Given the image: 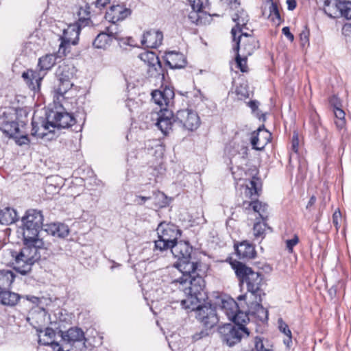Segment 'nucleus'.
<instances>
[{
  "label": "nucleus",
  "instance_id": "55",
  "mask_svg": "<svg viewBox=\"0 0 351 351\" xmlns=\"http://www.w3.org/2000/svg\"><path fill=\"white\" fill-rule=\"evenodd\" d=\"M282 34L289 40L291 42L293 41L294 36L290 32V29L289 27H284L282 29Z\"/></svg>",
  "mask_w": 351,
  "mask_h": 351
},
{
  "label": "nucleus",
  "instance_id": "34",
  "mask_svg": "<svg viewBox=\"0 0 351 351\" xmlns=\"http://www.w3.org/2000/svg\"><path fill=\"white\" fill-rule=\"evenodd\" d=\"M15 278L14 274L10 270H0V291L8 289Z\"/></svg>",
  "mask_w": 351,
  "mask_h": 351
},
{
  "label": "nucleus",
  "instance_id": "26",
  "mask_svg": "<svg viewBox=\"0 0 351 351\" xmlns=\"http://www.w3.org/2000/svg\"><path fill=\"white\" fill-rule=\"evenodd\" d=\"M38 233H34V236H31L30 238L28 237H23V245L25 247H28V250H32L35 252L38 256V261L40 258V254L39 250L41 249H47L46 243L43 239L38 238Z\"/></svg>",
  "mask_w": 351,
  "mask_h": 351
},
{
  "label": "nucleus",
  "instance_id": "51",
  "mask_svg": "<svg viewBox=\"0 0 351 351\" xmlns=\"http://www.w3.org/2000/svg\"><path fill=\"white\" fill-rule=\"evenodd\" d=\"M299 237L297 234H294L293 238L286 241V247L289 253L293 252V247L299 243Z\"/></svg>",
  "mask_w": 351,
  "mask_h": 351
},
{
  "label": "nucleus",
  "instance_id": "14",
  "mask_svg": "<svg viewBox=\"0 0 351 351\" xmlns=\"http://www.w3.org/2000/svg\"><path fill=\"white\" fill-rule=\"evenodd\" d=\"M51 121L48 123L53 128H69L74 125L77 121L73 113L68 112L64 108L60 111L51 110L48 116Z\"/></svg>",
  "mask_w": 351,
  "mask_h": 351
},
{
  "label": "nucleus",
  "instance_id": "35",
  "mask_svg": "<svg viewBox=\"0 0 351 351\" xmlns=\"http://www.w3.org/2000/svg\"><path fill=\"white\" fill-rule=\"evenodd\" d=\"M110 36L105 32L99 33L93 42V47L97 49H107L113 41Z\"/></svg>",
  "mask_w": 351,
  "mask_h": 351
},
{
  "label": "nucleus",
  "instance_id": "63",
  "mask_svg": "<svg viewBox=\"0 0 351 351\" xmlns=\"http://www.w3.org/2000/svg\"><path fill=\"white\" fill-rule=\"evenodd\" d=\"M258 102L255 100L250 101L248 103L249 107L252 109V111H256L258 108Z\"/></svg>",
  "mask_w": 351,
  "mask_h": 351
},
{
  "label": "nucleus",
  "instance_id": "17",
  "mask_svg": "<svg viewBox=\"0 0 351 351\" xmlns=\"http://www.w3.org/2000/svg\"><path fill=\"white\" fill-rule=\"evenodd\" d=\"M152 100L161 108L171 106L174 99V92L172 88L165 87L162 90H155L152 93Z\"/></svg>",
  "mask_w": 351,
  "mask_h": 351
},
{
  "label": "nucleus",
  "instance_id": "2",
  "mask_svg": "<svg viewBox=\"0 0 351 351\" xmlns=\"http://www.w3.org/2000/svg\"><path fill=\"white\" fill-rule=\"evenodd\" d=\"M205 287L204 282V286L199 293L190 291V285L183 287L187 298L181 301V306L184 309L194 311L195 319L203 327L213 328L219 322L216 307L210 303L198 304L204 300L202 295L204 293Z\"/></svg>",
  "mask_w": 351,
  "mask_h": 351
},
{
  "label": "nucleus",
  "instance_id": "39",
  "mask_svg": "<svg viewBox=\"0 0 351 351\" xmlns=\"http://www.w3.org/2000/svg\"><path fill=\"white\" fill-rule=\"evenodd\" d=\"M57 56L55 54H46L38 60V66L41 71L51 69L56 64Z\"/></svg>",
  "mask_w": 351,
  "mask_h": 351
},
{
  "label": "nucleus",
  "instance_id": "22",
  "mask_svg": "<svg viewBox=\"0 0 351 351\" xmlns=\"http://www.w3.org/2000/svg\"><path fill=\"white\" fill-rule=\"evenodd\" d=\"M249 19L250 18L247 13L243 10L238 11V12L234 15L232 20L236 23V25L231 29L233 40H237V34L245 32L244 29H249L247 27Z\"/></svg>",
  "mask_w": 351,
  "mask_h": 351
},
{
  "label": "nucleus",
  "instance_id": "27",
  "mask_svg": "<svg viewBox=\"0 0 351 351\" xmlns=\"http://www.w3.org/2000/svg\"><path fill=\"white\" fill-rule=\"evenodd\" d=\"M234 247L236 253L240 259H251L256 255L254 246L247 241H242L238 245H234Z\"/></svg>",
  "mask_w": 351,
  "mask_h": 351
},
{
  "label": "nucleus",
  "instance_id": "8",
  "mask_svg": "<svg viewBox=\"0 0 351 351\" xmlns=\"http://www.w3.org/2000/svg\"><path fill=\"white\" fill-rule=\"evenodd\" d=\"M79 23L69 24L62 30V34L59 36L60 41L58 51V56H65L70 52L71 46L78 43L80 32Z\"/></svg>",
  "mask_w": 351,
  "mask_h": 351
},
{
  "label": "nucleus",
  "instance_id": "50",
  "mask_svg": "<svg viewBox=\"0 0 351 351\" xmlns=\"http://www.w3.org/2000/svg\"><path fill=\"white\" fill-rule=\"evenodd\" d=\"M12 138L14 139L16 144L19 146L29 145L30 143V140L27 134L21 136H19V134H15V137Z\"/></svg>",
  "mask_w": 351,
  "mask_h": 351
},
{
  "label": "nucleus",
  "instance_id": "56",
  "mask_svg": "<svg viewBox=\"0 0 351 351\" xmlns=\"http://www.w3.org/2000/svg\"><path fill=\"white\" fill-rule=\"evenodd\" d=\"M263 348L258 349V351H274L272 346L269 344L268 340L263 337Z\"/></svg>",
  "mask_w": 351,
  "mask_h": 351
},
{
  "label": "nucleus",
  "instance_id": "64",
  "mask_svg": "<svg viewBox=\"0 0 351 351\" xmlns=\"http://www.w3.org/2000/svg\"><path fill=\"white\" fill-rule=\"evenodd\" d=\"M335 116L339 119H344L345 112L340 108H337L336 111L335 112Z\"/></svg>",
  "mask_w": 351,
  "mask_h": 351
},
{
  "label": "nucleus",
  "instance_id": "21",
  "mask_svg": "<svg viewBox=\"0 0 351 351\" xmlns=\"http://www.w3.org/2000/svg\"><path fill=\"white\" fill-rule=\"evenodd\" d=\"M132 10L120 5H112L106 12L105 18L106 20L115 24L118 21H123L130 16Z\"/></svg>",
  "mask_w": 351,
  "mask_h": 351
},
{
  "label": "nucleus",
  "instance_id": "59",
  "mask_svg": "<svg viewBox=\"0 0 351 351\" xmlns=\"http://www.w3.org/2000/svg\"><path fill=\"white\" fill-rule=\"evenodd\" d=\"M255 132L262 134L263 135H265L267 138H271V133L265 129L264 125L260 126Z\"/></svg>",
  "mask_w": 351,
  "mask_h": 351
},
{
  "label": "nucleus",
  "instance_id": "12",
  "mask_svg": "<svg viewBox=\"0 0 351 351\" xmlns=\"http://www.w3.org/2000/svg\"><path fill=\"white\" fill-rule=\"evenodd\" d=\"M178 127L189 131H194L200 125V119L197 113L190 109L178 110L174 119Z\"/></svg>",
  "mask_w": 351,
  "mask_h": 351
},
{
  "label": "nucleus",
  "instance_id": "49",
  "mask_svg": "<svg viewBox=\"0 0 351 351\" xmlns=\"http://www.w3.org/2000/svg\"><path fill=\"white\" fill-rule=\"evenodd\" d=\"M204 14L203 13L197 12L195 11H191L189 14V19L190 21L193 23H195L196 25H199L202 23V15Z\"/></svg>",
  "mask_w": 351,
  "mask_h": 351
},
{
  "label": "nucleus",
  "instance_id": "41",
  "mask_svg": "<svg viewBox=\"0 0 351 351\" xmlns=\"http://www.w3.org/2000/svg\"><path fill=\"white\" fill-rule=\"evenodd\" d=\"M269 19L272 23L279 25L284 21L280 16L279 6L277 2H271L269 7Z\"/></svg>",
  "mask_w": 351,
  "mask_h": 351
},
{
  "label": "nucleus",
  "instance_id": "37",
  "mask_svg": "<svg viewBox=\"0 0 351 351\" xmlns=\"http://www.w3.org/2000/svg\"><path fill=\"white\" fill-rule=\"evenodd\" d=\"M151 197V200L153 201V204L157 208H165L169 204L167 195L158 190L152 191Z\"/></svg>",
  "mask_w": 351,
  "mask_h": 351
},
{
  "label": "nucleus",
  "instance_id": "28",
  "mask_svg": "<svg viewBox=\"0 0 351 351\" xmlns=\"http://www.w3.org/2000/svg\"><path fill=\"white\" fill-rule=\"evenodd\" d=\"M45 231L53 237L65 238L69 233V228L67 225L62 223H53L44 226Z\"/></svg>",
  "mask_w": 351,
  "mask_h": 351
},
{
  "label": "nucleus",
  "instance_id": "30",
  "mask_svg": "<svg viewBox=\"0 0 351 351\" xmlns=\"http://www.w3.org/2000/svg\"><path fill=\"white\" fill-rule=\"evenodd\" d=\"M19 219L16 210L13 208L7 206L0 209V223L10 225Z\"/></svg>",
  "mask_w": 351,
  "mask_h": 351
},
{
  "label": "nucleus",
  "instance_id": "60",
  "mask_svg": "<svg viewBox=\"0 0 351 351\" xmlns=\"http://www.w3.org/2000/svg\"><path fill=\"white\" fill-rule=\"evenodd\" d=\"M110 3V0H96L95 2V6L99 8L105 7Z\"/></svg>",
  "mask_w": 351,
  "mask_h": 351
},
{
  "label": "nucleus",
  "instance_id": "19",
  "mask_svg": "<svg viewBox=\"0 0 351 351\" xmlns=\"http://www.w3.org/2000/svg\"><path fill=\"white\" fill-rule=\"evenodd\" d=\"M163 40V34L161 31L154 29L144 32L141 44L147 48L155 49L162 45Z\"/></svg>",
  "mask_w": 351,
  "mask_h": 351
},
{
  "label": "nucleus",
  "instance_id": "58",
  "mask_svg": "<svg viewBox=\"0 0 351 351\" xmlns=\"http://www.w3.org/2000/svg\"><path fill=\"white\" fill-rule=\"evenodd\" d=\"M45 336L53 339L56 337V331L52 328L47 327L45 330Z\"/></svg>",
  "mask_w": 351,
  "mask_h": 351
},
{
  "label": "nucleus",
  "instance_id": "3",
  "mask_svg": "<svg viewBox=\"0 0 351 351\" xmlns=\"http://www.w3.org/2000/svg\"><path fill=\"white\" fill-rule=\"evenodd\" d=\"M235 274L240 285H245L248 292L254 298L263 301L262 297L265 295L263 286L265 285L264 275L261 272L255 271L241 262L232 264Z\"/></svg>",
  "mask_w": 351,
  "mask_h": 351
},
{
  "label": "nucleus",
  "instance_id": "53",
  "mask_svg": "<svg viewBox=\"0 0 351 351\" xmlns=\"http://www.w3.org/2000/svg\"><path fill=\"white\" fill-rule=\"evenodd\" d=\"M190 3H191L190 4H191V6L192 8V11H195L197 12H200V13L204 14V12L202 11L203 4L200 0H193V1L190 0Z\"/></svg>",
  "mask_w": 351,
  "mask_h": 351
},
{
  "label": "nucleus",
  "instance_id": "42",
  "mask_svg": "<svg viewBox=\"0 0 351 351\" xmlns=\"http://www.w3.org/2000/svg\"><path fill=\"white\" fill-rule=\"evenodd\" d=\"M221 307L230 319L239 308L237 303L232 299L222 300Z\"/></svg>",
  "mask_w": 351,
  "mask_h": 351
},
{
  "label": "nucleus",
  "instance_id": "1",
  "mask_svg": "<svg viewBox=\"0 0 351 351\" xmlns=\"http://www.w3.org/2000/svg\"><path fill=\"white\" fill-rule=\"evenodd\" d=\"M169 249L177 258L174 267L182 273V276L173 282L180 283L182 287L190 285L191 291L199 293L204 286V279L200 274L199 263L191 261L193 247L188 241H180Z\"/></svg>",
  "mask_w": 351,
  "mask_h": 351
},
{
  "label": "nucleus",
  "instance_id": "15",
  "mask_svg": "<svg viewBox=\"0 0 351 351\" xmlns=\"http://www.w3.org/2000/svg\"><path fill=\"white\" fill-rule=\"evenodd\" d=\"M145 61L148 62L147 74L149 77L163 80L165 78L162 64L155 53L148 51L144 55Z\"/></svg>",
  "mask_w": 351,
  "mask_h": 351
},
{
  "label": "nucleus",
  "instance_id": "25",
  "mask_svg": "<svg viewBox=\"0 0 351 351\" xmlns=\"http://www.w3.org/2000/svg\"><path fill=\"white\" fill-rule=\"evenodd\" d=\"M255 302H252L249 306V313L250 317L256 319L263 323L267 322L269 313L268 311L261 304L262 301L259 299H255Z\"/></svg>",
  "mask_w": 351,
  "mask_h": 351
},
{
  "label": "nucleus",
  "instance_id": "57",
  "mask_svg": "<svg viewBox=\"0 0 351 351\" xmlns=\"http://www.w3.org/2000/svg\"><path fill=\"white\" fill-rule=\"evenodd\" d=\"M125 106L129 109L130 112H132L134 108L137 106V103H136L133 99H128L125 101Z\"/></svg>",
  "mask_w": 351,
  "mask_h": 351
},
{
  "label": "nucleus",
  "instance_id": "31",
  "mask_svg": "<svg viewBox=\"0 0 351 351\" xmlns=\"http://www.w3.org/2000/svg\"><path fill=\"white\" fill-rule=\"evenodd\" d=\"M277 323L279 331L285 335L283 343L285 345L287 348L289 349L293 345L292 332L288 324L283 320L282 318H278Z\"/></svg>",
  "mask_w": 351,
  "mask_h": 351
},
{
  "label": "nucleus",
  "instance_id": "11",
  "mask_svg": "<svg viewBox=\"0 0 351 351\" xmlns=\"http://www.w3.org/2000/svg\"><path fill=\"white\" fill-rule=\"evenodd\" d=\"M253 31L251 33L242 32L237 35V40H233L234 43L232 49L234 52L241 51L242 56L248 57L251 56L255 51L256 47L257 40L252 35Z\"/></svg>",
  "mask_w": 351,
  "mask_h": 351
},
{
  "label": "nucleus",
  "instance_id": "5",
  "mask_svg": "<svg viewBox=\"0 0 351 351\" xmlns=\"http://www.w3.org/2000/svg\"><path fill=\"white\" fill-rule=\"evenodd\" d=\"M262 190L261 180L259 178L253 176L252 180L245 184V195L252 199L251 202L244 201L243 206L246 210H252L257 213L261 220H268L267 204H263L256 199Z\"/></svg>",
  "mask_w": 351,
  "mask_h": 351
},
{
  "label": "nucleus",
  "instance_id": "54",
  "mask_svg": "<svg viewBox=\"0 0 351 351\" xmlns=\"http://www.w3.org/2000/svg\"><path fill=\"white\" fill-rule=\"evenodd\" d=\"M151 194L149 195H136V202L138 205H144L146 201L151 200Z\"/></svg>",
  "mask_w": 351,
  "mask_h": 351
},
{
  "label": "nucleus",
  "instance_id": "61",
  "mask_svg": "<svg viewBox=\"0 0 351 351\" xmlns=\"http://www.w3.org/2000/svg\"><path fill=\"white\" fill-rule=\"evenodd\" d=\"M231 171H232V174L233 176V178L235 180H240L241 179V177H240V176L242 175V172L243 171V169L238 168L239 173L237 171H234L232 168L231 169Z\"/></svg>",
  "mask_w": 351,
  "mask_h": 351
},
{
  "label": "nucleus",
  "instance_id": "62",
  "mask_svg": "<svg viewBox=\"0 0 351 351\" xmlns=\"http://www.w3.org/2000/svg\"><path fill=\"white\" fill-rule=\"evenodd\" d=\"M287 8L289 10H293L297 5L295 0H287Z\"/></svg>",
  "mask_w": 351,
  "mask_h": 351
},
{
  "label": "nucleus",
  "instance_id": "43",
  "mask_svg": "<svg viewBox=\"0 0 351 351\" xmlns=\"http://www.w3.org/2000/svg\"><path fill=\"white\" fill-rule=\"evenodd\" d=\"M249 346L243 348L242 351H258L263 347V337L256 335V337L250 339Z\"/></svg>",
  "mask_w": 351,
  "mask_h": 351
},
{
  "label": "nucleus",
  "instance_id": "44",
  "mask_svg": "<svg viewBox=\"0 0 351 351\" xmlns=\"http://www.w3.org/2000/svg\"><path fill=\"white\" fill-rule=\"evenodd\" d=\"M47 124H49L48 122H47L46 123H43L41 125V129L43 131L40 132L39 130L40 128L38 125V123L32 121V128L31 134L34 136L43 138L46 135L45 132L49 129Z\"/></svg>",
  "mask_w": 351,
  "mask_h": 351
},
{
  "label": "nucleus",
  "instance_id": "46",
  "mask_svg": "<svg viewBox=\"0 0 351 351\" xmlns=\"http://www.w3.org/2000/svg\"><path fill=\"white\" fill-rule=\"evenodd\" d=\"M212 328L203 327L199 331L196 332L191 336L193 342L198 341L204 338H206L210 335V330Z\"/></svg>",
  "mask_w": 351,
  "mask_h": 351
},
{
  "label": "nucleus",
  "instance_id": "23",
  "mask_svg": "<svg viewBox=\"0 0 351 351\" xmlns=\"http://www.w3.org/2000/svg\"><path fill=\"white\" fill-rule=\"evenodd\" d=\"M164 58L166 64L172 69L184 68L187 63L186 58L184 55L175 51L167 52Z\"/></svg>",
  "mask_w": 351,
  "mask_h": 351
},
{
  "label": "nucleus",
  "instance_id": "32",
  "mask_svg": "<svg viewBox=\"0 0 351 351\" xmlns=\"http://www.w3.org/2000/svg\"><path fill=\"white\" fill-rule=\"evenodd\" d=\"M271 141V138H267L258 132H253L250 140L252 149L261 151L264 149L266 145Z\"/></svg>",
  "mask_w": 351,
  "mask_h": 351
},
{
  "label": "nucleus",
  "instance_id": "18",
  "mask_svg": "<svg viewBox=\"0 0 351 351\" xmlns=\"http://www.w3.org/2000/svg\"><path fill=\"white\" fill-rule=\"evenodd\" d=\"M0 131L8 138L15 137V134H19L20 129L16 121V116H5L0 122Z\"/></svg>",
  "mask_w": 351,
  "mask_h": 351
},
{
  "label": "nucleus",
  "instance_id": "6",
  "mask_svg": "<svg viewBox=\"0 0 351 351\" xmlns=\"http://www.w3.org/2000/svg\"><path fill=\"white\" fill-rule=\"evenodd\" d=\"M220 340L223 346L232 348L243 340L249 346V341L256 335L251 334L247 327H240L232 324H226L218 329Z\"/></svg>",
  "mask_w": 351,
  "mask_h": 351
},
{
  "label": "nucleus",
  "instance_id": "33",
  "mask_svg": "<svg viewBox=\"0 0 351 351\" xmlns=\"http://www.w3.org/2000/svg\"><path fill=\"white\" fill-rule=\"evenodd\" d=\"M21 298L18 293L11 292L8 289L0 291V302L5 306H15Z\"/></svg>",
  "mask_w": 351,
  "mask_h": 351
},
{
  "label": "nucleus",
  "instance_id": "40",
  "mask_svg": "<svg viewBox=\"0 0 351 351\" xmlns=\"http://www.w3.org/2000/svg\"><path fill=\"white\" fill-rule=\"evenodd\" d=\"M250 315L249 313V310L247 312H243L241 311L239 308L233 315L230 317V319L234 322V326H238L240 327H246L245 324L250 320Z\"/></svg>",
  "mask_w": 351,
  "mask_h": 351
},
{
  "label": "nucleus",
  "instance_id": "47",
  "mask_svg": "<svg viewBox=\"0 0 351 351\" xmlns=\"http://www.w3.org/2000/svg\"><path fill=\"white\" fill-rule=\"evenodd\" d=\"M309 36H310V30L308 28L307 25H304L303 29L301 31L300 34V40L301 43V45L304 47L306 45H309Z\"/></svg>",
  "mask_w": 351,
  "mask_h": 351
},
{
  "label": "nucleus",
  "instance_id": "48",
  "mask_svg": "<svg viewBox=\"0 0 351 351\" xmlns=\"http://www.w3.org/2000/svg\"><path fill=\"white\" fill-rule=\"evenodd\" d=\"M104 32L108 33V35L111 36L110 37L113 40L120 39L118 27L115 24H113L112 25L106 27Z\"/></svg>",
  "mask_w": 351,
  "mask_h": 351
},
{
  "label": "nucleus",
  "instance_id": "20",
  "mask_svg": "<svg viewBox=\"0 0 351 351\" xmlns=\"http://www.w3.org/2000/svg\"><path fill=\"white\" fill-rule=\"evenodd\" d=\"M310 125L311 133L314 138L322 144L328 141V133L327 130L322 125L317 114L311 115L310 117Z\"/></svg>",
  "mask_w": 351,
  "mask_h": 351
},
{
  "label": "nucleus",
  "instance_id": "24",
  "mask_svg": "<svg viewBox=\"0 0 351 351\" xmlns=\"http://www.w3.org/2000/svg\"><path fill=\"white\" fill-rule=\"evenodd\" d=\"M22 77L31 90L34 93L39 92L41 82L43 78V76H41L39 72L33 70H27L23 73Z\"/></svg>",
  "mask_w": 351,
  "mask_h": 351
},
{
  "label": "nucleus",
  "instance_id": "4",
  "mask_svg": "<svg viewBox=\"0 0 351 351\" xmlns=\"http://www.w3.org/2000/svg\"><path fill=\"white\" fill-rule=\"evenodd\" d=\"M5 254L10 257V260L5 263L21 275L28 274L32 270V265L38 261V256L35 252L28 250L24 245L19 251L8 250Z\"/></svg>",
  "mask_w": 351,
  "mask_h": 351
},
{
  "label": "nucleus",
  "instance_id": "13",
  "mask_svg": "<svg viewBox=\"0 0 351 351\" xmlns=\"http://www.w3.org/2000/svg\"><path fill=\"white\" fill-rule=\"evenodd\" d=\"M56 77L57 84L55 87V92L56 95L63 97L73 86L71 82L73 72L69 65H60L56 71Z\"/></svg>",
  "mask_w": 351,
  "mask_h": 351
},
{
  "label": "nucleus",
  "instance_id": "29",
  "mask_svg": "<svg viewBox=\"0 0 351 351\" xmlns=\"http://www.w3.org/2000/svg\"><path fill=\"white\" fill-rule=\"evenodd\" d=\"M59 332L62 339L69 343L82 341L85 339L84 332L77 327L71 328L66 332L60 330Z\"/></svg>",
  "mask_w": 351,
  "mask_h": 351
},
{
  "label": "nucleus",
  "instance_id": "38",
  "mask_svg": "<svg viewBox=\"0 0 351 351\" xmlns=\"http://www.w3.org/2000/svg\"><path fill=\"white\" fill-rule=\"evenodd\" d=\"M77 15L79 17V25L86 26L90 20V6L88 3H85L84 5H81L78 10Z\"/></svg>",
  "mask_w": 351,
  "mask_h": 351
},
{
  "label": "nucleus",
  "instance_id": "10",
  "mask_svg": "<svg viewBox=\"0 0 351 351\" xmlns=\"http://www.w3.org/2000/svg\"><path fill=\"white\" fill-rule=\"evenodd\" d=\"M324 5L328 10H330V8L335 9V14H339L347 19H351V1L346 0H325ZM342 33L345 36H351V22L343 25Z\"/></svg>",
  "mask_w": 351,
  "mask_h": 351
},
{
  "label": "nucleus",
  "instance_id": "9",
  "mask_svg": "<svg viewBox=\"0 0 351 351\" xmlns=\"http://www.w3.org/2000/svg\"><path fill=\"white\" fill-rule=\"evenodd\" d=\"M23 237L34 236L43 226V215L40 210L29 209L22 217Z\"/></svg>",
  "mask_w": 351,
  "mask_h": 351
},
{
  "label": "nucleus",
  "instance_id": "7",
  "mask_svg": "<svg viewBox=\"0 0 351 351\" xmlns=\"http://www.w3.org/2000/svg\"><path fill=\"white\" fill-rule=\"evenodd\" d=\"M156 231L158 239L155 241V248L160 251L173 246L181 235L180 230L176 225L165 221L158 224Z\"/></svg>",
  "mask_w": 351,
  "mask_h": 351
},
{
  "label": "nucleus",
  "instance_id": "45",
  "mask_svg": "<svg viewBox=\"0 0 351 351\" xmlns=\"http://www.w3.org/2000/svg\"><path fill=\"white\" fill-rule=\"evenodd\" d=\"M236 53L235 61L237 64V67L240 69L242 73L247 72L248 67L247 64V57L242 56V54L239 52Z\"/></svg>",
  "mask_w": 351,
  "mask_h": 351
},
{
  "label": "nucleus",
  "instance_id": "52",
  "mask_svg": "<svg viewBox=\"0 0 351 351\" xmlns=\"http://www.w3.org/2000/svg\"><path fill=\"white\" fill-rule=\"evenodd\" d=\"M299 149V134L297 130L293 132V136L291 139V150L298 153Z\"/></svg>",
  "mask_w": 351,
  "mask_h": 351
},
{
  "label": "nucleus",
  "instance_id": "16",
  "mask_svg": "<svg viewBox=\"0 0 351 351\" xmlns=\"http://www.w3.org/2000/svg\"><path fill=\"white\" fill-rule=\"evenodd\" d=\"M174 119L175 115L171 110L167 108L160 110L158 114L156 125L163 134H168L173 130V127L177 126Z\"/></svg>",
  "mask_w": 351,
  "mask_h": 351
},
{
  "label": "nucleus",
  "instance_id": "36",
  "mask_svg": "<svg viewBox=\"0 0 351 351\" xmlns=\"http://www.w3.org/2000/svg\"><path fill=\"white\" fill-rule=\"evenodd\" d=\"M261 219L256 218V222L253 226V234L256 239H264L265 237L266 228L271 230L267 225V220H260Z\"/></svg>",
  "mask_w": 351,
  "mask_h": 351
}]
</instances>
